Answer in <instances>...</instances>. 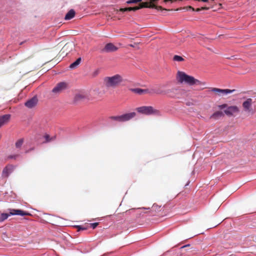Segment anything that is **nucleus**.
Returning <instances> with one entry per match:
<instances>
[{"instance_id":"7c9ffc66","label":"nucleus","mask_w":256,"mask_h":256,"mask_svg":"<svg viewBox=\"0 0 256 256\" xmlns=\"http://www.w3.org/2000/svg\"><path fill=\"white\" fill-rule=\"evenodd\" d=\"M18 154H16V155H10V156H8V158H14L16 159V158H18Z\"/></svg>"},{"instance_id":"b1692460","label":"nucleus","mask_w":256,"mask_h":256,"mask_svg":"<svg viewBox=\"0 0 256 256\" xmlns=\"http://www.w3.org/2000/svg\"><path fill=\"white\" fill-rule=\"evenodd\" d=\"M173 60H174L177 62H182L184 60V58L178 55H175L173 58Z\"/></svg>"},{"instance_id":"0eeeda50","label":"nucleus","mask_w":256,"mask_h":256,"mask_svg":"<svg viewBox=\"0 0 256 256\" xmlns=\"http://www.w3.org/2000/svg\"><path fill=\"white\" fill-rule=\"evenodd\" d=\"M68 84L66 82H60L52 89V92L54 93H59L62 90L67 88Z\"/></svg>"},{"instance_id":"72a5a7b5","label":"nucleus","mask_w":256,"mask_h":256,"mask_svg":"<svg viewBox=\"0 0 256 256\" xmlns=\"http://www.w3.org/2000/svg\"><path fill=\"white\" fill-rule=\"evenodd\" d=\"M186 8V9L187 10H190H190H192L193 11L195 10V9H194V8H192V6H187V7H186V8Z\"/></svg>"},{"instance_id":"cd10ccee","label":"nucleus","mask_w":256,"mask_h":256,"mask_svg":"<svg viewBox=\"0 0 256 256\" xmlns=\"http://www.w3.org/2000/svg\"><path fill=\"white\" fill-rule=\"evenodd\" d=\"M84 98V96L80 94H78L75 96V99L76 100H80V99H82Z\"/></svg>"},{"instance_id":"2eb2a0df","label":"nucleus","mask_w":256,"mask_h":256,"mask_svg":"<svg viewBox=\"0 0 256 256\" xmlns=\"http://www.w3.org/2000/svg\"><path fill=\"white\" fill-rule=\"evenodd\" d=\"M74 47V44L72 42H67L62 48V52H66L67 54L68 52H70Z\"/></svg>"},{"instance_id":"e433bc0d","label":"nucleus","mask_w":256,"mask_h":256,"mask_svg":"<svg viewBox=\"0 0 256 256\" xmlns=\"http://www.w3.org/2000/svg\"><path fill=\"white\" fill-rule=\"evenodd\" d=\"M208 8H206V7H202L201 8V10H208Z\"/></svg>"},{"instance_id":"aec40b11","label":"nucleus","mask_w":256,"mask_h":256,"mask_svg":"<svg viewBox=\"0 0 256 256\" xmlns=\"http://www.w3.org/2000/svg\"><path fill=\"white\" fill-rule=\"evenodd\" d=\"M11 216L10 214L2 213L0 216V222H4L7 219L9 216Z\"/></svg>"},{"instance_id":"a878e982","label":"nucleus","mask_w":256,"mask_h":256,"mask_svg":"<svg viewBox=\"0 0 256 256\" xmlns=\"http://www.w3.org/2000/svg\"><path fill=\"white\" fill-rule=\"evenodd\" d=\"M160 208H161V206H158L156 204H154L152 206V210L155 211H160Z\"/></svg>"},{"instance_id":"4be33fe9","label":"nucleus","mask_w":256,"mask_h":256,"mask_svg":"<svg viewBox=\"0 0 256 256\" xmlns=\"http://www.w3.org/2000/svg\"><path fill=\"white\" fill-rule=\"evenodd\" d=\"M44 138H45V142H48L52 140H54L56 138V136H54L52 138H50V136L48 134H46L44 136Z\"/></svg>"},{"instance_id":"c9c22d12","label":"nucleus","mask_w":256,"mask_h":256,"mask_svg":"<svg viewBox=\"0 0 256 256\" xmlns=\"http://www.w3.org/2000/svg\"><path fill=\"white\" fill-rule=\"evenodd\" d=\"M190 246V244H186V245H185V246H182L181 248H186V247H189Z\"/></svg>"},{"instance_id":"ddd939ff","label":"nucleus","mask_w":256,"mask_h":256,"mask_svg":"<svg viewBox=\"0 0 256 256\" xmlns=\"http://www.w3.org/2000/svg\"><path fill=\"white\" fill-rule=\"evenodd\" d=\"M14 170V166L12 165H8L6 166L3 170L2 176L8 177L9 174L12 172Z\"/></svg>"},{"instance_id":"6e6552de","label":"nucleus","mask_w":256,"mask_h":256,"mask_svg":"<svg viewBox=\"0 0 256 256\" xmlns=\"http://www.w3.org/2000/svg\"><path fill=\"white\" fill-rule=\"evenodd\" d=\"M118 50V48L115 46L112 43L107 44L104 48L102 50V52H116Z\"/></svg>"},{"instance_id":"2f4dec72","label":"nucleus","mask_w":256,"mask_h":256,"mask_svg":"<svg viewBox=\"0 0 256 256\" xmlns=\"http://www.w3.org/2000/svg\"><path fill=\"white\" fill-rule=\"evenodd\" d=\"M150 1L151 4H156L158 3V0H150Z\"/></svg>"},{"instance_id":"c756f323","label":"nucleus","mask_w":256,"mask_h":256,"mask_svg":"<svg viewBox=\"0 0 256 256\" xmlns=\"http://www.w3.org/2000/svg\"><path fill=\"white\" fill-rule=\"evenodd\" d=\"M93 229L95 228L98 224V222H94L90 224Z\"/></svg>"},{"instance_id":"79ce46f5","label":"nucleus","mask_w":256,"mask_h":256,"mask_svg":"<svg viewBox=\"0 0 256 256\" xmlns=\"http://www.w3.org/2000/svg\"><path fill=\"white\" fill-rule=\"evenodd\" d=\"M176 0H170V2H176Z\"/></svg>"},{"instance_id":"f8f14e48","label":"nucleus","mask_w":256,"mask_h":256,"mask_svg":"<svg viewBox=\"0 0 256 256\" xmlns=\"http://www.w3.org/2000/svg\"><path fill=\"white\" fill-rule=\"evenodd\" d=\"M38 101V98L36 96H34L26 102L25 106L28 108H32L36 105Z\"/></svg>"},{"instance_id":"f03ea898","label":"nucleus","mask_w":256,"mask_h":256,"mask_svg":"<svg viewBox=\"0 0 256 256\" xmlns=\"http://www.w3.org/2000/svg\"><path fill=\"white\" fill-rule=\"evenodd\" d=\"M130 90L132 92L139 94H166L170 97L174 98L175 96V92L177 90V89L172 88L171 89L167 90L165 91H162L160 90H149L148 89H142L140 88H131Z\"/></svg>"},{"instance_id":"473e14b6","label":"nucleus","mask_w":256,"mask_h":256,"mask_svg":"<svg viewBox=\"0 0 256 256\" xmlns=\"http://www.w3.org/2000/svg\"><path fill=\"white\" fill-rule=\"evenodd\" d=\"M152 8H155L157 10H162V8L161 6H158L156 4H155V7Z\"/></svg>"},{"instance_id":"ea45409f","label":"nucleus","mask_w":256,"mask_h":256,"mask_svg":"<svg viewBox=\"0 0 256 256\" xmlns=\"http://www.w3.org/2000/svg\"><path fill=\"white\" fill-rule=\"evenodd\" d=\"M141 209H144V210H149L150 208H140Z\"/></svg>"},{"instance_id":"4468645a","label":"nucleus","mask_w":256,"mask_h":256,"mask_svg":"<svg viewBox=\"0 0 256 256\" xmlns=\"http://www.w3.org/2000/svg\"><path fill=\"white\" fill-rule=\"evenodd\" d=\"M10 118V115L9 114H4L0 116V128L4 124H7Z\"/></svg>"},{"instance_id":"39448f33","label":"nucleus","mask_w":256,"mask_h":256,"mask_svg":"<svg viewBox=\"0 0 256 256\" xmlns=\"http://www.w3.org/2000/svg\"><path fill=\"white\" fill-rule=\"evenodd\" d=\"M254 101L251 98H247L245 101L242 102V106L244 110L248 113L253 114L254 113V110L252 108V104Z\"/></svg>"},{"instance_id":"f704fd0d","label":"nucleus","mask_w":256,"mask_h":256,"mask_svg":"<svg viewBox=\"0 0 256 256\" xmlns=\"http://www.w3.org/2000/svg\"><path fill=\"white\" fill-rule=\"evenodd\" d=\"M226 104H222V105L220 106V108H225V107H226Z\"/></svg>"},{"instance_id":"20e7f679","label":"nucleus","mask_w":256,"mask_h":256,"mask_svg":"<svg viewBox=\"0 0 256 256\" xmlns=\"http://www.w3.org/2000/svg\"><path fill=\"white\" fill-rule=\"evenodd\" d=\"M136 110L138 112L146 115L156 114L158 112V110L154 109L152 106H142L138 107L136 108Z\"/></svg>"},{"instance_id":"c85d7f7f","label":"nucleus","mask_w":256,"mask_h":256,"mask_svg":"<svg viewBox=\"0 0 256 256\" xmlns=\"http://www.w3.org/2000/svg\"><path fill=\"white\" fill-rule=\"evenodd\" d=\"M76 228H78V230L80 231V230H86V228H84L82 226H76Z\"/></svg>"},{"instance_id":"f257e3e1","label":"nucleus","mask_w":256,"mask_h":256,"mask_svg":"<svg viewBox=\"0 0 256 256\" xmlns=\"http://www.w3.org/2000/svg\"><path fill=\"white\" fill-rule=\"evenodd\" d=\"M176 79L178 83L186 84L189 86H204L206 84L205 82L196 79L194 77L188 75L184 72L181 71L178 72Z\"/></svg>"},{"instance_id":"58836bf2","label":"nucleus","mask_w":256,"mask_h":256,"mask_svg":"<svg viewBox=\"0 0 256 256\" xmlns=\"http://www.w3.org/2000/svg\"><path fill=\"white\" fill-rule=\"evenodd\" d=\"M164 2H170V0H164Z\"/></svg>"},{"instance_id":"412c9836","label":"nucleus","mask_w":256,"mask_h":256,"mask_svg":"<svg viewBox=\"0 0 256 256\" xmlns=\"http://www.w3.org/2000/svg\"><path fill=\"white\" fill-rule=\"evenodd\" d=\"M109 118L112 120L122 122L121 115L118 116H111Z\"/></svg>"},{"instance_id":"393cba45","label":"nucleus","mask_w":256,"mask_h":256,"mask_svg":"<svg viewBox=\"0 0 256 256\" xmlns=\"http://www.w3.org/2000/svg\"><path fill=\"white\" fill-rule=\"evenodd\" d=\"M24 142L23 139L18 140L16 143V148H20L22 146Z\"/></svg>"},{"instance_id":"4c0bfd02","label":"nucleus","mask_w":256,"mask_h":256,"mask_svg":"<svg viewBox=\"0 0 256 256\" xmlns=\"http://www.w3.org/2000/svg\"><path fill=\"white\" fill-rule=\"evenodd\" d=\"M196 12H200V10H201V8H198L196 9Z\"/></svg>"},{"instance_id":"5701e85b","label":"nucleus","mask_w":256,"mask_h":256,"mask_svg":"<svg viewBox=\"0 0 256 256\" xmlns=\"http://www.w3.org/2000/svg\"><path fill=\"white\" fill-rule=\"evenodd\" d=\"M222 112H220V111H218V112H214L212 116H211V118H216L218 117H220L221 116H222Z\"/></svg>"},{"instance_id":"a19ab883","label":"nucleus","mask_w":256,"mask_h":256,"mask_svg":"<svg viewBox=\"0 0 256 256\" xmlns=\"http://www.w3.org/2000/svg\"><path fill=\"white\" fill-rule=\"evenodd\" d=\"M129 46H131V47H134V45H133V44H130Z\"/></svg>"},{"instance_id":"dca6fc26","label":"nucleus","mask_w":256,"mask_h":256,"mask_svg":"<svg viewBox=\"0 0 256 256\" xmlns=\"http://www.w3.org/2000/svg\"><path fill=\"white\" fill-rule=\"evenodd\" d=\"M138 6L140 8V9L144 8H152L154 7H155V4H151L150 1L142 2L141 4H140Z\"/></svg>"},{"instance_id":"423d86ee","label":"nucleus","mask_w":256,"mask_h":256,"mask_svg":"<svg viewBox=\"0 0 256 256\" xmlns=\"http://www.w3.org/2000/svg\"><path fill=\"white\" fill-rule=\"evenodd\" d=\"M235 90L220 89L216 88H211L208 90V92H212L218 96H222L232 93Z\"/></svg>"},{"instance_id":"6ab92c4d","label":"nucleus","mask_w":256,"mask_h":256,"mask_svg":"<svg viewBox=\"0 0 256 256\" xmlns=\"http://www.w3.org/2000/svg\"><path fill=\"white\" fill-rule=\"evenodd\" d=\"M80 62L81 58H78L74 62L70 64V68H75L80 64Z\"/></svg>"},{"instance_id":"f3484780","label":"nucleus","mask_w":256,"mask_h":256,"mask_svg":"<svg viewBox=\"0 0 256 256\" xmlns=\"http://www.w3.org/2000/svg\"><path fill=\"white\" fill-rule=\"evenodd\" d=\"M75 12L74 10L72 9L66 14L64 17L66 20H70L72 18L75 16Z\"/></svg>"},{"instance_id":"7ed1b4c3","label":"nucleus","mask_w":256,"mask_h":256,"mask_svg":"<svg viewBox=\"0 0 256 256\" xmlns=\"http://www.w3.org/2000/svg\"><path fill=\"white\" fill-rule=\"evenodd\" d=\"M122 81V76L118 74L111 77H106L104 78V82L108 87H115L118 86Z\"/></svg>"},{"instance_id":"1a4fd4ad","label":"nucleus","mask_w":256,"mask_h":256,"mask_svg":"<svg viewBox=\"0 0 256 256\" xmlns=\"http://www.w3.org/2000/svg\"><path fill=\"white\" fill-rule=\"evenodd\" d=\"M136 116V113L135 112H132L130 113H126L121 115L122 118V122H125L128 121L134 118Z\"/></svg>"},{"instance_id":"bb28decb","label":"nucleus","mask_w":256,"mask_h":256,"mask_svg":"<svg viewBox=\"0 0 256 256\" xmlns=\"http://www.w3.org/2000/svg\"><path fill=\"white\" fill-rule=\"evenodd\" d=\"M142 0H130L126 2V3L128 4H136L138 2H141Z\"/></svg>"},{"instance_id":"9b49d317","label":"nucleus","mask_w":256,"mask_h":256,"mask_svg":"<svg viewBox=\"0 0 256 256\" xmlns=\"http://www.w3.org/2000/svg\"><path fill=\"white\" fill-rule=\"evenodd\" d=\"M224 112L228 116H232L234 113L238 112H239V108L236 106H230Z\"/></svg>"},{"instance_id":"a211bd4d","label":"nucleus","mask_w":256,"mask_h":256,"mask_svg":"<svg viewBox=\"0 0 256 256\" xmlns=\"http://www.w3.org/2000/svg\"><path fill=\"white\" fill-rule=\"evenodd\" d=\"M140 9V8L138 6H134V7H130V8H121L120 9V12H126V11H136Z\"/></svg>"},{"instance_id":"9d476101","label":"nucleus","mask_w":256,"mask_h":256,"mask_svg":"<svg viewBox=\"0 0 256 256\" xmlns=\"http://www.w3.org/2000/svg\"><path fill=\"white\" fill-rule=\"evenodd\" d=\"M10 214L11 215H20L22 216L31 215L29 212L20 210L10 209Z\"/></svg>"}]
</instances>
